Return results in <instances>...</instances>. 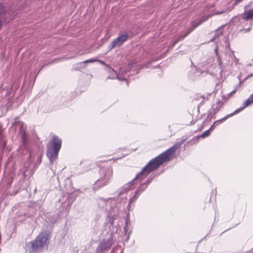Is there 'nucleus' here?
Returning <instances> with one entry per match:
<instances>
[{"mask_svg": "<svg viewBox=\"0 0 253 253\" xmlns=\"http://www.w3.org/2000/svg\"><path fill=\"white\" fill-rule=\"evenodd\" d=\"M184 140H182L179 142L174 144L164 153L150 161L141 171L137 174L135 177L133 178L132 181L136 180H142L151 171L158 168L164 163L172 159L174 157L176 150L180 148Z\"/></svg>", "mask_w": 253, "mask_h": 253, "instance_id": "nucleus-1", "label": "nucleus"}, {"mask_svg": "<svg viewBox=\"0 0 253 253\" xmlns=\"http://www.w3.org/2000/svg\"><path fill=\"white\" fill-rule=\"evenodd\" d=\"M49 234L47 232H41L32 242L26 245V250L30 253L42 252L47 248Z\"/></svg>", "mask_w": 253, "mask_h": 253, "instance_id": "nucleus-2", "label": "nucleus"}, {"mask_svg": "<svg viewBox=\"0 0 253 253\" xmlns=\"http://www.w3.org/2000/svg\"><path fill=\"white\" fill-rule=\"evenodd\" d=\"M61 144L62 140L57 136L53 135L47 144L46 155L51 164L58 157Z\"/></svg>", "mask_w": 253, "mask_h": 253, "instance_id": "nucleus-3", "label": "nucleus"}, {"mask_svg": "<svg viewBox=\"0 0 253 253\" xmlns=\"http://www.w3.org/2000/svg\"><path fill=\"white\" fill-rule=\"evenodd\" d=\"M112 170L110 168H102L99 171L100 178L95 182L94 187H101L107 185L112 176Z\"/></svg>", "mask_w": 253, "mask_h": 253, "instance_id": "nucleus-4", "label": "nucleus"}, {"mask_svg": "<svg viewBox=\"0 0 253 253\" xmlns=\"http://www.w3.org/2000/svg\"><path fill=\"white\" fill-rule=\"evenodd\" d=\"M242 0H237L236 1H235L233 4V5L231 7H228L227 8L226 10H221V11H216L215 12H213L211 14H208V15H205L204 16H203L201 19H200V21L198 23H196V24H199V25L200 24H201L203 22L207 20L210 17H211V16H213L214 15H218V14H221L224 12H230L232 9V8H233V7L236 5L237 3H238L239 2H241Z\"/></svg>", "mask_w": 253, "mask_h": 253, "instance_id": "nucleus-5", "label": "nucleus"}, {"mask_svg": "<svg viewBox=\"0 0 253 253\" xmlns=\"http://www.w3.org/2000/svg\"><path fill=\"white\" fill-rule=\"evenodd\" d=\"M113 244L112 240L109 239L106 241L101 242L97 249V250L100 252H103L109 249Z\"/></svg>", "mask_w": 253, "mask_h": 253, "instance_id": "nucleus-6", "label": "nucleus"}, {"mask_svg": "<svg viewBox=\"0 0 253 253\" xmlns=\"http://www.w3.org/2000/svg\"><path fill=\"white\" fill-rule=\"evenodd\" d=\"M127 39V36L126 34L121 35L114 40L112 42L113 47L120 46Z\"/></svg>", "mask_w": 253, "mask_h": 253, "instance_id": "nucleus-7", "label": "nucleus"}, {"mask_svg": "<svg viewBox=\"0 0 253 253\" xmlns=\"http://www.w3.org/2000/svg\"><path fill=\"white\" fill-rule=\"evenodd\" d=\"M252 102H253V94H251L250 97L245 101L243 107L239 108V109L235 110L233 113L229 114V116H232L233 115L236 114L240 111H242L245 108L248 106Z\"/></svg>", "mask_w": 253, "mask_h": 253, "instance_id": "nucleus-8", "label": "nucleus"}, {"mask_svg": "<svg viewBox=\"0 0 253 253\" xmlns=\"http://www.w3.org/2000/svg\"><path fill=\"white\" fill-rule=\"evenodd\" d=\"M241 18L245 21L252 20L253 19V10H246L241 15Z\"/></svg>", "mask_w": 253, "mask_h": 253, "instance_id": "nucleus-9", "label": "nucleus"}, {"mask_svg": "<svg viewBox=\"0 0 253 253\" xmlns=\"http://www.w3.org/2000/svg\"><path fill=\"white\" fill-rule=\"evenodd\" d=\"M108 72L111 74V76L109 77L108 78L112 79L117 78L120 81H126V78L124 77L122 78L119 75L116 74L115 71L112 68H109Z\"/></svg>", "mask_w": 253, "mask_h": 253, "instance_id": "nucleus-10", "label": "nucleus"}, {"mask_svg": "<svg viewBox=\"0 0 253 253\" xmlns=\"http://www.w3.org/2000/svg\"><path fill=\"white\" fill-rule=\"evenodd\" d=\"M223 103L220 101L219 99L212 106V109L214 113H216L219 109L222 107Z\"/></svg>", "mask_w": 253, "mask_h": 253, "instance_id": "nucleus-11", "label": "nucleus"}, {"mask_svg": "<svg viewBox=\"0 0 253 253\" xmlns=\"http://www.w3.org/2000/svg\"><path fill=\"white\" fill-rule=\"evenodd\" d=\"M132 185V181H130L127 183L125 185L123 188L120 190L119 191V194L122 195L124 193L126 192L128 190L131 189V187Z\"/></svg>", "mask_w": 253, "mask_h": 253, "instance_id": "nucleus-12", "label": "nucleus"}, {"mask_svg": "<svg viewBox=\"0 0 253 253\" xmlns=\"http://www.w3.org/2000/svg\"><path fill=\"white\" fill-rule=\"evenodd\" d=\"M230 117L231 116H229V114L228 115L225 116V117L214 122V123L211 125V127L209 129L210 130H213L216 125H218L219 123L222 122L223 121H225L227 119H228L229 117Z\"/></svg>", "mask_w": 253, "mask_h": 253, "instance_id": "nucleus-13", "label": "nucleus"}, {"mask_svg": "<svg viewBox=\"0 0 253 253\" xmlns=\"http://www.w3.org/2000/svg\"><path fill=\"white\" fill-rule=\"evenodd\" d=\"M199 25V24H196V23H192V26L191 28H189L187 29V32L185 34L186 35V36L189 34L194 29H195L197 27H198Z\"/></svg>", "mask_w": 253, "mask_h": 253, "instance_id": "nucleus-14", "label": "nucleus"}, {"mask_svg": "<svg viewBox=\"0 0 253 253\" xmlns=\"http://www.w3.org/2000/svg\"><path fill=\"white\" fill-rule=\"evenodd\" d=\"M186 36V35H180L179 36L178 38H177V39L176 40L173 42V43L171 45V48H172L173 47V46L177 42H178L179 41L183 40L185 37Z\"/></svg>", "mask_w": 253, "mask_h": 253, "instance_id": "nucleus-15", "label": "nucleus"}, {"mask_svg": "<svg viewBox=\"0 0 253 253\" xmlns=\"http://www.w3.org/2000/svg\"><path fill=\"white\" fill-rule=\"evenodd\" d=\"M139 195V193H138V191H137L135 193V194L134 196H133L129 200V203H132L133 202H134L136 200V199L137 198V197H138Z\"/></svg>", "mask_w": 253, "mask_h": 253, "instance_id": "nucleus-16", "label": "nucleus"}, {"mask_svg": "<svg viewBox=\"0 0 253 253\" xmlns=\"http://www.w3.org/2000/svg\"><path fill=\"white\" fill-rule=\"evenodd\" d=\"M147 187V185L146 184L144 183V184H142L140 187H139V189L137 190L138 191V193H139V192H142Z\"/></svg>", "mask_w": 253, "mask_h": 253, "instance_id": "nucleus-17", "label": "nucleus"}, {"mask_svg": "<svg viewBox=\"0 0 253 253\" xmlns=\"http://www.w3.org/2000/svg\"><path fill=\"white\" fill-rule=\"evenodd\" d=\"M21 133L22 134V139L23 140V143H24V144H25V142L26 141V133L23 130H21Z\"/></svg>", "mask_w": 253, "mask_h": 253, "instance_id": "nucleus-18", "label": "nucleus"}, {"mask_svg": "<svg viewBox=\"0 0 253 253\" xmlns=\"http://www.w3.org/2000/svg\"><path fill=\"white\" fill-rule=\"evenodd\" d=\"M210 129H208L205 131H204L202 134V137H207V136H208L210 134Z\"/></svg>", "mask_w": 253, "mask_h": 253, "instance_id": "nucleus-19", "label": "nucleus"}, {"mask_svg": "<svg viewBox=\"0 0 253 253\" xmlns=\"http://www.w3.org/2000/svg\"><path fill=\"white\" fill-rule=\"evenodd\" d=\"M96 62V59H93V58H91V59H88V60H85V61H84L83 62L84 63H93V62Z\"/></svg>", "mask_w": 253, "mask_h": 253, "instance_id": "nucleus-20", "label": "nucleus"}, {"mask_svg": "<svg viewBox=\"0 0 253 253\" xmlns=\"http://www.w3.org/2000/svg\"><path fill=\"white\" fill-rule=\"evenodd\" d=\"M217 61H218V65L220 67V68L222 69V62H221V59H220V57L219 56H217Z\"/></svg>", "mask_w": 253, "mask_h": 253, "instance_id": "nucleus-21", "label": "nucleus"}, {"mask_svg": "<svg viewBox=\"0 0 253 253\" xmlns=\"http://www.w3.org/2000/svg\"><path fill=\"white\" fill-rule=\"evenodd\" d=\"M96 62H99L102 65H105L106 66H108L103 61L99 59H96Z\"/></svg>", "mask_w": 253, "mask_h": 253, "instance_id": "nucleus-22", "label": "nucleus"}, {"mask_svg": "<svg viewBox=\"0 0 253 253\" xmlns=\"http://www.w3.org/2000/svg\"><path fill=\"white\" fill-rule=\"evenodd\" d=\"M3 12V7L1 4H0V14Z\"/></svg>", "mask_w": 253, "mask_h": 253, "instance_id": "nucleus-23", "label": "nucleus"}, {"mask_svg": "<svg viewBox=\"0 0 253 253\" xmlns=\"http://www.w3.org/2000/svg\"><path fill=\"white\" fill-rule=\"evenodd\" d=\"M152 181V178H148L146 181V182L145 183V184H146V185H147L148 184H149Z\"/></svg>", "mask_w": 253, "mask_h": 253, "instance_id": "nucleus-24", "label": "nucleus"}, {"mask_svg": "<svg viewBox=\"0 0 253 253\" xmlns=\"http://www.w3.org/2000/svg\"><path fill=\"white\" fill-rule=\"evenodd\" d=\"M215 53H216V55L217 56H218V49L217 47H216L214 50Z\"/></svg>", "mask_w": 253, "mask_h": 253, "instance_id": "nucleus-25", "label": "nucleus"}, {"mask_svg": "<svg viewBox=\"0 0 253 253\" xmlns=\"http://www.w3.org/2000/svg\"><path fill=\"white\" fill-rule=\"evenodd\" d=\"M236 90H233V91H232L231 92H230L229 94V96H231L232 95V94L234 93H235L236 92Z\"/></svg>", "mask_w": 253, "mask_h": 253, "instance_id": "nucleus-26", "label": "nucleus"}, {"mask_svg": "<svg viewBox=\"0 0 253 253\" xmlns=\"http://www.w3.org/2000/svg\"><path fill=\"white\" fill-rule=\"evenodd\" d=\"M1 21L0 20V29L1 28Z\"/></svg>", "mask_w": 253, "mask_h": 253, "instance_id": "nucleus-27", "label": "nucleus"}, {"mask_svg": "<svg viewBox=\"0 0 253 253\" xmlns=\"http://www.w3.org/2000/svg\"><path fill=\"white\" fill-rule=\"evenodd\" d=\"M245 30H246V32H247V31H249L250 30V29H246Z\"/></svg>", "mask_w": 253, "mask_h": 253, "instance_id": "nucleus-28", "label": "nucleus"}, {"mask_svg": "<svg viewBox=\"0 0 253 253\" xmlns=\"http://www.w3.org/2000/svg\"><path fill=\"white\" fill-rule=\"evenodd\" d=\"M30 157H32V154L31 153H30Z\"/></svg>", "mask_w": 253, "mask_h": 253, "instance_id": "nucleus-29", "label": "nucleus"}, {"mask_svg": "<svg viewBox=\"0 0 253 253\" xmlns=\"http://www.w3.org/2000/svg\"><path fill=\"white\" fill-rule=\"evenodd\" d=\"M235 60H236V61H238V59L236 58H235Z\"/></svg>", "mask_w": 253, "mask_h": 253, "instance_id": "nucleus-30", "label": "nucleus"}, {"mask_svg": "<svg viewBox=\"0 0 253 253\" xmlns=\"http://www.w3.org/2000/svg\"><path fill=\"white\" fill-rule=\"evenodd\" d=\"M121 72L123 73L122 69H121Z\"/></svg>", "mask_w": 253, "mask_h": 253, "instance_id": "nucleus-31", "label": "nucleus"}, {"mask_svg": "<svg viewBox=\"0 0 253 253\" xmlns=\"http://www.w3.org/2000/svg\"><path fill=\"white\" fill-rule=\"evenodd\" d=\"M253 75H253H250V76H250V77H251V76H252Z\"/></svg>", "mask_w": 253, "mask_h": 253, "instance_id": "nucleus-32", "label": "nucleus"}]
</instances>
